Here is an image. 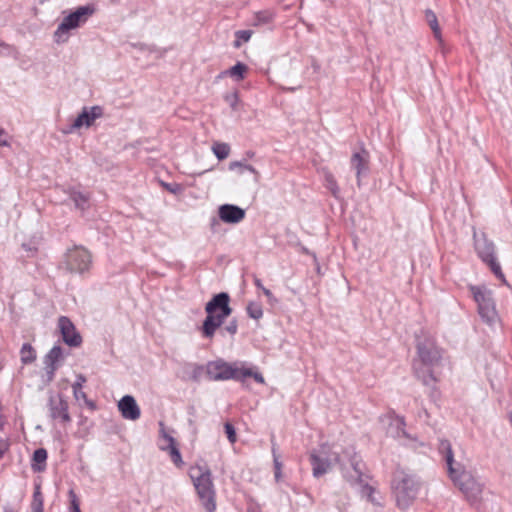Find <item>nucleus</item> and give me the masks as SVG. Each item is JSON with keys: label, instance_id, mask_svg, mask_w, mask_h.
I'll return each instance as SVG.
<instances>
[{"label": "nucleus", "instance_id": "1", "mask_svg": "<svg viewBox=\"0 0 512 512\" xmlns=\"http://www.w3.org/2000/svg\"><path fill=\"white\" fill-rule=\"evenodd\" d=\"M439 451L444 455L448 473L453 483L464 494L470 503H476L481 499L483 485L467 469L466 463L461 459H455L451 445L447 440H441Z\"/></svg>", "mask_w": 512, "mask_h": 512}, {"label": "nucleus", "instance_id": "2", "mask_svg": "<svg viewBox=\"0 0 512 512\" xmlns=\"http://www.w3.org/2000/svg\"><path fill=\"white\" fill-rule=\"evenodd\" d=\"M419 362L415 364L417 377L425 384L432 385L437 381L434 368L441 360V352L432 339H425L418 343Z\"/></svg>", "mask_w": 512, "mask_h": 512}, {"label": "nucleus", "instance_id": "3", "mask_svg": "<svg viewBox=\"0 0 512 512\" xmlns=\"http://www.w3.org/2000/svg\"><path fill=\"white\" fill-rule=\"evenodd\" d=\"M190 477L202 507L207 512L216 510V490L212 473L206 465H195L190 469Z\"/></svg>", "mask_w": 512, "mask_h": 512}, {"label": "nucleus", "instance_id": "4", "mask_svg": "<svg viewBox=\"0 0 512 512\" xmlns=\"http://www.w3.org/2000/svg\"><path fill=\"white\" fill-rule=\"evenodd\" d=\"M229 295L227 293H219L215 295L205 307L207 317L203 323V334L205 337L211 338L216 329L222 325L224 320L231 314L229 307Z\"/></svg>", "mask_w": 512, "mask_h": 512}, {"label": "nucleus", "instance_id": "5", "mask_svg": "<svg viewBox=\"0 0 512 512\" xmlns=\"http://www.w3.org/2000/svg\"><path fill=\"white\" fill-rule=\"evenodd\" d=\"M93 13L94 9L90 6H81L69 13L62 19L57 29L54 31V42L58 45L67 43L71 37L72 31L86 23Z\"/></svg>", "mask_w": 512, "mask_h": 512}, {"label": "nucleus", "instance_id": "6", "mask_svg": "<svg viewBox=\"0 0 512 512\" xmlns=\"http://www.w3.org/2000/svg\"><path fill=\"white\" fill-rule=\"evenodd\" d=\"M392 487L397 505L402 509L407 508L412 503L418 489L415 477L402 469L395 472Z\"/></svg>", "mask_w": 512, "mask_h": 512}, {"label": "nucleus", "instance_id": "7", "mask_svg": "<svg viewBox=\"0 0 512 512\" xmlns=\"http://www.w3.org/2000/svg\"><path fill=\"white\" fill-rule=\"evenodd\" d=\"M207 375L211 380H243L251 375V369L239 367L236 363L230 364L223 360H216L207 364Z\"/></svg>", "mask_w": 512, "mask_h": 512}, {"label": "nucleus", "instance_id": "8", "mask_svg": "<svg viewBox=\"0 0 512 512\" xmlns=\"http://www.w3.org/2000/svg\"><path fill=\"white\" fill-rule=\"evenodd\" d=\"M310 459L315 477L327 473L334 463L342 462L338 451L328 445H322L318 452L311 454Z\"/></svg>", "mask_w": 512, "mask_h": 512}, {"label": "nucleus", "instance_id": "9", "mask_svg": "<svg viewBox=\"0 0 512 512\" xmlns=\"http://www.w3.org/2000/svg\"><path fill=\"white\" fill-rule=\"evenodd\" d=\"M471 290L478 304V311L482 320L489 325L496 323L498 321V314L491 296V291L484 287H472Z\"/></svg>", "mask_w": 512, "mask_h": 512}, {"label": "nucleus", "instance_id": "10", "mask_svg": "<svg viewBox=\"0 0 512 512\" xmlns=\"http://www.w3.org/2000/svg\"><path fill=\"white\" fill-rule=\"evenodd\" d=\"M474 240H475V249H476L479 257L484 262L489 264L491 270L497 277L504 280V275L501 271V267L494 257L493 243L488 241L484 235L478 236L475 232H474Z\"/></svg>", "mask_w": 512, "mask_h": 512}, {"label": "nucleus", "instance_id": "11", "mask_svg": "<svg viewBox=\"0 0 512 512\" xmlns=\"http://www.w3.org/2000/svg\"><path fill=\"white\" fill-rule=\"evenodd\" d=\"M91 264L90 253L80 247L69 250L66 255V265L72 272H84Z\"/></svg>", "mask_w": 512, "mask_h": 512}, {"label": "nucleus", "instance_id": "12", "mask_svg": "<svg viewBox=\"0 0 512 512\" xmlns=\"http://www.w3.org/2000/svg\"><path fill=\"white\" fill-rule=\"evenodd\" d=\"M102 109L99 106L84 107L81 113L75 118L71 126L64 131V133H73L83 127L89 128L93 125L94 121L101 117Z\"/></svg>", "mask_w": 512, "mask_h": 512}, {"label": "nucleus", "instance_id": "13", "mask_svg": "<svg viewBox=\"0 0 512 512\" xmlns=\"http://www.w3.org/2000/svg\"><path fill=\"white\" fill-rule=\"evenodd\" d=\"M68 402L62 395L51 397L48 402L49 416L63 425L71 422Z\"/></svg>", "mask_w": 512, "mask_h": 512}, {"label": "nucleus", "instance_id": "14", "mask_svg": "<svg viewBox=\"0 0 512 512\" xmlns=\"http://www.w3.org/2000/svg\"><path fill=\"white\" fill-rule=\"evenodd\" d=\"M159 448L162 451H167L171 457L172 462L180 467L183 464L182 456L176 446L175 439L167 433L164 424L160 423V442Z\"/></svg>", "mask_w": 512, "mask_h": 512}, {"label": "nucleus", "instance_id": "15", "mask_svg": "<svg viewBox=\"0 0 512 512\" xmlns=\"http://www.w3.org/2000/svg\"><path fill=\"white\" fill-rule=\"evenodd\" d=\"M344 454L348 458L349 462V466L342 464L344 477L352 484L360 482L362 477V468L358 456L352 450L345 451Z\"/></svg>", "mask_w": 512, "mask_h": 512}, {"label": "nucleus", "instance_id": "16", "mask_svg": "<svg viewBox=\"0 0 512 512\" xmlns=\"http://www.w3.org/2000/svg\"><path fill=\"white\" fill-rule=\"evenodd\" d=\"M58 327L63 341L67 345L77 347L81 344L82 338L69 318L61 316L58 320Z\"/></svg>", "mask_w": 512, "mask_h": 512}, {"label": "nucleus", "instance_id": "17", "mask_svg": "<svg viewBox=\"0 0 512 512\" xmlns=\"http://www.w3.org/2000/svg\"><path fill=\"white\" fill-rule=\"evenodd\" d=\"M122 417L127 420L136 421L141 416V410L135 398L131 395L123 396L117 404Z\"/></svg>", "mask_w": 512, "mask_h": 512}, {"label": "nucleus", "instance_id": "18", "mask_svg": "<svg viewBox=\"0 0 512 512\" xmlns=\"http://www.w3.org/2000/svg\"><path fill=\"white\" fill-rule=\"evenodd\" d=\"M219 218L225 223H239L245 217V210L232 204L221 205L218 209Z\"/></svg>", "mask_w": 512, "mask_h": 512}, {"label": "nucleus", "instance_id": "19", "mask_svg": "<svg viewBox=\"0 0 512 512\" xmlns=\"http://www.w3.org/2000/svg\"><path fill=\"white\" fill-rule=\"evenodd\" d=\"M63 359V351L60 346H54L45 357L46 373L48 381H52L59 362Z\"/></svg>", "mask_w": 512, "mask_h": 512}, {"label": "nucleus", "instance_id": "20", "mask_svg": "<svg viewBox=\"0 0 512 512\" xmlns=\"http://www.w3.org/2000/svg\"><path fill=\"white\" fill-rule=\"evenodd\" d=\"M350 162L352 168L356 171L358 185H360L361 176L368 171L369 154L363 149L354 152Z\"/></svg>", "mask_w": 512, "mask_h": 512}, {"label": "nucleus", "instance_id": "21", "mask_svg": "<svg viewBox=\"0 0 512 512\" xmlns=\"http://www.w3.org/2000/svg\"><path fill=\"white\" fill-rule=\"evenodd\" d=\"M85 382L86 377L82 374H78L76 381L72 385L73 395L76 401L82 400L87 406H89L91 409H94L95 404L88 399L86 393L83 391V385Z\"/></svg>", "mask_w": 512, "mask_h": 512}, {"label": "nucleus", "instance_id": "22", "mask_svg": "<svg viewBox=\"0 0 512 512\" xmlns=\"http://www.w3.org/2000/svg\"><path fill=\"white\" fill-rule=\"evenodd\" d=\"M229 170L236 172L238 175H244L245 173L252 174L254 183H258L260 180V173L253 166L246 164L242 161H232L229 163Z\"/></svg>", "mask_w": 512, "mask_h": 512}, {"label": "nucleus", "instance_id": "23", "mask_svg": "<svg viewBox=\"0 0 512 512\" xmlns=\"http://www.w3.org/2000/svg\"><path fill=\"white\" fill-rule=\"evenodd\" d=\"M247 72L248 66L242 62H238L231 68L222 71L218 78L231 77L234 81L240 82L246 77Z\"/></svg>", "mask_w": 512, "mask_h": 512}, {"label": "nucleus", "instance_id": "24", "mask_svg": "<svg viewBox=\"0 0 512 512\" xmlns=\"http://www.w3.org/2000/svg\"><path fill=\"white\" fill-rule=\"evenodd\" d=\"M389 427L387 429V434L394 438H408L407 433L404 430V421L399 417H390Z\"/></svg>", "mask_w": 512, "mask_h": 512}, {"label": "nucleus", "instance_id": "25", "mask_svg": "<svg viewBox=\"0 0 512 512\" xmlns=\"http://www.w3.org/2000/svg\"><path fill=\"white\" fill-rule=\"evenodd\" d=\"M47 460V451L44 448H39L34 451L32 457L31 467L35 472H42L45 469Z\"/></svg>", "mask_w": 512, "mask_h": 512}, {"label": "nucleus", "instance_id": "26", "mask_svg": "<svg viewBox=\"0 0 512 512\" xmlns=\"http://www.w3.org/2000/svg\"><path fill=\"white\" fill-rule=\"evenodd\" d=\"M21 362L23 364H30L36 359L35 349L29 344L25 343L20 350Z\"/></svg>", "mask_w": 512, "mask_h": 512}, {"label": "nucleus", "instance_id": "27", "mask_svg": "<svg viewBox=\"0 0 512 512\" xmlns=\"http://www.w3.org/2000/svg\"><path fill=\"white\" fill-rule=\"evenodd\" d=\"M71 199L73 200L76 208L84 211L89 206V197L88 195L82 192L73 191L71 193Z\"/></svg>", "mask_w": 512, "mask_h": 512}, {"label": "nucleus", "instance_id": "28", "mask_svg": "<svg viewBox=\"0 0 512 512\" xmlns=\"http://www.w3.org/2000/svg\"><path fill=\"white\" fill-rule=\"evenodd\" d=\"M212 151L219 160H224L230 154V146L227 143L215 142Z\"/></svg>", "mask_w": 512, "mask_h": 512}, {"label": "nucleus", "instance_id": "29", "mask_svg": "<svg viewBox=\"0 0 512 512\" xmlns=\"http://www.w3.org/2000/svg\"><path fill=\"white\" fill-rule=\"evenodd\" d=\"M426 20H427L430 28L432 29L435 37L438 40H441V31H440V27H439L438 20H437L435 13L431 10H427L426 11Z\"/></svg>", "mask_w": 512, "mask_h": 512}, {"label": "nucleus", "instance_id": "30", "mask_svg": "<svg viewBox=\"0 0 512 512\" xmlns=\"http://www.w3.org/2000/svg\"><path fill=\"white\" fill-rule=\"evenodd\" d=\"M362 494L373 504H380L379 493L370 485H365L362 488Z\"/></svg>", "mask_w": 512, "mask_h": 512}, {"label": "nucleus", "instance_id": "31", "mask_svg": "<svg viewBox=\"0 0 512 512\" xmlns=\"http://www.w3.org/2000/svg\"><path fill=\"white\" fill-rule=\"evenodd\" d=\"M247 313L253 319H260L263 316V310L259 303L250 302L247 306Z\"/></svg>", "mask_w": 512, "mask_h": 512}, {"label": "nucleus", "instance_id": "32", "mask_svg": "<svg viewBox=\"0 0 512 512\" xmlns=\"http://www.w3.org/2000/svg\"><path fill=\"white\" fill-rule=\"evenodd\" d=\"M31 508L32 509H43V496H42L41 487L39 484L35 485Z\"/></svg>", "mask_w": 512, "mask_h": 512}, {"label": "nucleus", "instance_id": "33", "mask_svg": "<svg viewBox=\"0 0 512 512\" xmlns=\"http://www.w3.org/2000/svg\"><path fill=\"white\" fill-rule=\"evenodd\" d=\"M325 185L334 196H338L339 188L334 176L331 173L325 174Z\"/></svg>", "mask_w": 512, "mask_h": 512}, {"label": "nucleus", "instance_id": "34", "mask_svg": "<svg viewBox=\"0 0 512 512\" xmlns=\"http://www.w3.org/2000/svg\"><path fill=\"white\" fill-rule=\"evenodd\" d=\"M235 47H240L242 42H248L251 38L252 32L250 30H239L236 32Z\"/></svg>", "mask_w": 512, "mask_h": 512}, {"label": "nucleus", "instance_id": "35", "mask_svg": "<svg viewBox=\"0 0 512 512\" xmlns=\"http://www.w3.org/2000/svg\"><path fill=\"white\" fill-rule=\"evenodd\" d=\"M273 19V14L269 11L259 12L256 14V24H266L271 22Z\"/></svg>", "mask_w": 512, "mask_h": 512}, {"label": "nucleus", "instance_id": "36", "mask_svg": "<svg viewBox=\"0 0 512 512\" xmlns=\"http://www.w3.org/2000/svg\"><path fill=\"white\" fill-rule=\"evenodd\" d=\"M69 498H70V512H81L77 495L75 494V492L73 490L69 491Z\"/></svg>", "mask_w": 512, "mask_h": 512}, {"label": "nucleus", "instance_id": "37", "mask_svg": "<svg viewBox=\"0 0 512 512\" xmlns=\"http://www.w3.org/2000/svg\"><path fill=\"white\" fill-rule=\"evenodd\" d=\"M226 102L230 105L232 109H236L237 104L239 103V95L237 91L229 93L225 96Z\"/></svg>", "mask_w": 512, "mask_h": 512}, {"label": "nucleus", "instance_id": "38", "mask_svg": "<svg viewBox=\"0 0 512 512\" xmlns=\"http://www.w3.org/2000/svg\"><path fill=\"white\" fill-rule=\"evenodd\" d=\"M224 429H225V433H226L227 438L230 441V443H232V444L235 443L237 440V437H236V431H235L233 425L230 423H226L224 425Z\"/></svg>", "mask_w": 512, "mask_h": 512}, {"label": "nucleus", "instance_id": "39", "mask_svg": "<svg viewBox=\"0 0 512 512\" xmlns=\"http://www.w3.org/2000/svg\"><path fill=\"white\" fill-rule=\"evenodd\" d=\"M8 146H10V137L3 128H0V147Z\"/></svg>", "mask_w": 512, "mask_h": 512}, {"label": "nucleus", "instance_id": "40", "mask_svg": "<svg viewBox=\"0 0 512 512\" xmlns=\"http://www.w3.org/2000/svg\"><path fill=\"white\" fill-rule=\"evenodd\" d=\"M262 292H263V294L267 297L268 302H269L270 304H275V303H277V299L274 297L273 293H272L269 289H267V288H263Z\"/></svg>", "mask_w": 512, "mask_h": 512}, {"label": "nucleus", "instance_id": "41", "mask_svg": "<svg viewBox=\"0 0 512 512\" xmlns=\"http://www.w3.org/2000/svg\"><path fill=\"white\" fill-rule=\"evenodd\" d=\"M225 329L230 334H235L237 331V323L235 321H232L225 327Z\"/></svg>", "mask_w": 512, "mask_h": 512}, {"label": "nucleus", "instance_id": "42", "mask_svg": "<svg viewBox=\"0 0 512 512\" xmlns=\"http://www.w3.org/2000/svg\"><path fill=\"white\" fill-rule=\"evenodd\" d=\"M247 377H253L255 379V381H257L258 383H261V384H263L265 382L263 376L260 373L253 372L252 370H251V375H248Z\"/></svg>", "mask_w": 512, "mask_h": 512}, {"label": "nucleus", "instance_id": "43", "mask_svg": "<svg viewBox=\"0 0 512 512\" xmlns=\"http://www.w3.org/2000/svg\"><path fill=\"white\" fill-rule=\"evenodd\" d=\"M8 444L5 440L0 439V458L4 454V452L7 450Z\"/></svg>", "mask_w": 512, "mask_h": 512}, {"label": "nucleus", "instance_id": "44", "mask_svg": "<svg viewBox=\"0 0 512 512\" xmlns=\"http://www.w3.org/2000/svg\"><path fill=\"white\" fill-rule=\"evenodd\" d=\"M274 468H275V470H278V472H280L281 468H282V464L279 460V457L276 456L275 454H274Z\"/></svg>", "mask_w": 512, "mask_h": 512}, {"label": "nucleus", "instance_id": "45", "mask_svg": "<svg viewBox=\"0 0 512 512\" xmlns=\"http://www.w3.org/2000/svg\"><path fill=\"white\" fill-rule=\"evenodd\" d=\"M254 284H255V286H256L257 288H259V289H261V290H263V288H265V287L263 286V284H262L261 280H260V279H258V278H255V279H254Z\"/></svg>", "mask_w": 512, "mask_h": 512}, {"label": "nucleus", "instance_id": "46", "mask_svg": "<svg viewBox=\"0 0 512 512\" xmlns=\"http://www.w3.org/2000/svg\"><path fill=\"white\" fill-rule=\"evenodd\" d=\"M165 187L172 193H176V189L175 188H172L170 185H165Z\"/></svg>", "mask_w": 512, "mask_h": 512}, {"label": "nucleus", "instance_id": "47", "mask_svg": "<svg viewBox=\"0 0 512 512\" xmlns=\"http://www.w3.org/2000/svg\"><path fill=\"white\" fill-rule=\"evenodd\" d=\"M280 477H281V471L278 472V470H275V478H276V480L279 481Z\"/></svg>", "mask_w": 512, "mask_h": 512}, {"label": "nucleus", "instance_id": "48", "mask_svg": "<svg viewBox=\"0 0 512 512\" xmlns=\"http://www.w3.org/2000/svg\"><path fill=\"white\" fill-rule=\"evenodd\" d=\"M32 512H43V509H32Z\"/></svg>", "mask_w": 512, "mask_h": 512}, {"label": "nucleus", "instance_id": "49", "mask_svg": "<svg viewBox=\"0 0 512 512\" xmlns=\"http://www.w3.org/2000/svg\"><path fill=\"white\" fill-rule=\"evenodd\" d=\"M46 0H38L40 4H43Z\"/></svg>", "mask_w": 512, "mask_h": 512}, {"label": "nucleus", "instance_id": "50", "mask_svg": "<svg viewBox=\"0 0 512 512\" xmlns=\"http://www.w3.org/2000/svg\"><path fill=\"white\" fill-rule=\"evenodd\" d=\"M510 421L512 423V412L510 413Z\"/></svg>", "mask_w": 512, "mask_h": 512}]
</instances>
